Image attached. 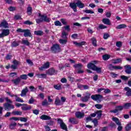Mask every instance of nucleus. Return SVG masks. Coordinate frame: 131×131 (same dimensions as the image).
I'll return each mask as SVG.
<instances>
[{
	"instance_id": "obj_24",
	"label": "nucleus",
	"mask_w": 131,
	"mask_h": 131,
	"mask_svg": "<svg viewBox=\"0 0 131 131\" xmlns=\"http://www.w3.org/2000/svg\"><path fill=\"white\" fill-rule=\"evenodd\" d=\"M74 45H75V46H77V47H82V46H84L86 43V42L83 41L80 42H77L76 41L73 42Z\"/></svg>"
},
{
	"instance_id": "obj_33",
	"label": "nucleus",
	"mask_w": 131,
	"mask_h": 131,
	"mask_svg": "<svg viewBox=\"0 0 131 131\" xmlns=\"http://www.w3.org/2000/svg\"><path fill=\"white\" fill-rule=\"evenodd\" d=\"M111 57V56L108 54H104L102 56V59L104 61H107V60H109L110 58Z\"/></svg>"
},
{
	"instance_id": "obj_56",
	"label": "nucleus",
	"mask_w": 131,
	"mask_h": 131,
	"mask_svg": "<svg viewBox=\"0 0 131 131\" xmlns=\"http://www.w3.org/2000/svg\"><path fill=\"white\" fill-rule=\"evenodd\" d=\"M19 119L20 121H21V122H27V118L20 117Z\"/></svg>"
},
{
	"instance_id": "obj_41",
	"label": "nucleus",
	"mask_w": 131,
	"mask_h": 131,
	"mask_svg": "<svg viewBox=\"0 0 131 131\" xmlns=\"http://www.w3.org/2000/svg\"><path fill=\"white\" fill-rule=\"evenodd\" d=\"M20 79H23L24 80H26L28 78V76L27 74H23L19 76Z\"/></svg>"
},
{
	"instance_id": "obj_3",
	"label": "nucleus",
	"mask_w": 131,
	"mask_h": 131,
	"mask_svg": "<svg viewBox=\"0 0 131 131\" xmlns=\"http://www.w3.org/2000/svg\"><path fill=\"white\" fill-rule=\"evenodd\" d=\"M15 106L17 108H19V107L21 106H24L21 107V109L23 111H27L28 110H31V105H28L27 104H21L19 103H15Z\"/></svg>"
},
{
	"instance_id": "obj_22",
	"label": "nucleus",
	"mask_w": 131,
	"mask_h": 131,
	"mask_svg": "<svg viewBox=\"0 0 131 131\" xmlns=\"http://www.w3.org/2000/svg\"><path fill=\"white\" fill-rule=\"evenodd\" d=\"M124 90L126 91V96L127 97L131 96V89L129 87H125Z\"/></svg>"
},
{
	"instance_id": "obj_27",
	"label": "nucleus",
	"mask_w": 131,
	"mask_h": 131,
	"mask_svg": "<svg viewBox=\"0 0 131 131\" xmlns=\"http://www.w3.org/2000/svg\"><path fill=\"white\" fill-rule=\"evenodd\" d=\"M123 107L125 110H128L131 108V103H125L123 104Z\"/></svg>"
},
{
	"instance_id": "obj_43",
	"label": "nucleus",
	"mask_w": 131,
	"mask_h": 131,
	"mask_svg": "<svg viewBox=\"0 0 131 131\" xmlns=\"http://www.w3.org/2000/svg\"><path fill=\"white\" fill-rule=\"evenodd\" d=\"M94 71H96L97 73H101L102 72V68H99L96 66Z\"/></svg>"
},
{
	"instance_id": "obj_35",
	"label": "nucleus",
	"mask_w": 131,
	"mask_h": 131,
	"mask_svg": "<svg viewBox=\"0 0 131 131\" xmlns=\"http://www.w3.org/2000/svg\"><path fill=\"white\" fill-rule=\"evenodd\" d=\"M54 104L56 106H60L61 105V100H60V99H59V98H57L55 99Z\"/></svg>"
},
{
	"instance_id": "obj_51",
	"label": "nucleus",
	"mask_w": 131,
	"mask_h": 131,
	"mask_svg": "<svg viewBox=\"0 0 131 131\" xmlns=\"http://www.w3.org/2000/svg\"><path fill=\"white\" fill-rule=\"evenodd\" d=\"M95 107L97 109H102L103 108V105L101 104H96L95 105Z\"/></svg>"
},
{
	"instance_id": "obj_37",
	"label": "nucleus",
	"mask_w": 131,
	"mask_h": 131,
	"mask_svg": "<svg viewBox=\"0 0 131 131\" xmlns=\"http://www.w3.org/2000/svg\"><path fill=\"white\" fill-rule=\"evenodd\" d=\"M38 78H47L46 74H37Z\"/></svg>"
},
{
	"instance_id": "obj_59",
	"label": "nucleus",
	"mask_w": 131,
	"mask_h": 131,
	"mask_svg": "<svg viewBox=\"0 0 131 131\" xmlns=\"http://www.w3.org/2000/svg\"><path fill=\"white\" fill-rule=\"evenodd\" d=\"M16 102H19L20 103H23L24 101L21 99L20 97H16V99H15Z\"/></svg>"
},
{
	"instance_id": "obj_46",
	"label": "nucleus",
	"mask_w": 131,
	"mask_h": 131,
	"mask_svg": "<svg viewBox=\"0 0 131 131\" xmlns=\"http://www.w3.org/2000/svg\"><path fill=\"white\" fill-rule=\"evenodd\" d=\"M35 21L37 24H40V23H41V22H43V21L45 20H43V18H36L35 19Z\"/></svg>"
},
{
	"instance_id": "obj_55",
	"label": "nucleus",
	"mask_w": 131,
	"mask_h": 131,
	"mask_svg": "<svg viewBox=\"0 0 131 131\" xmlns=\"http://www.w3.org/2000/svg\"><path fill=\"white\" fill-rule=\"evenodd\" d=\"M48 105H49L48 100L45 99L44 101L42 102V106H48Z\"/></svg>"
},
{
	"instance_id": "obj_20",
	"label": "nucleus",
	"mask_w": 131,
	"mask_h": 131,
	"mask_svg": "<svg viewBox=\"0 0 131 131\" xmlns=\"http://www.w3.org/2000/svg\"><path fill=\"white\" fill-rule=\"evenodd\" d=\"M125 72L127 74H131V67L129 64H127L125 66Z\"/></svg>"
},
{
	"instance_id": "obj_4",
	"label": "nucleus",
	"mask_w": 131,
	"mask_h": 131,
	"mask_svg": "<svg viewBox=\"0 0 131 131\" xmlns=\"http://www.w3.org/2000/svg\"><path fill=\"white\" fill-rule=\"evenodd\" d=\"M91 99L93 101H97L98 103H101L102 102V99H103V96L100 94L93 95L91 96Z\"/></svg>"
},
{
	"instance_id": "obj_53",
	"label": "nucleus",
	"mask_w": 131,
	"mask_h": 131,
	"mask_svg": "<svg viewBox=\"0 0 131 131\" xmlns=\"http://www.w3.org/2000/svg\"><path fill=\"white\" fill-rule=\"evenodd\" d=\"M54 25H55V26H62V24L59 20H56L54 21Z\"/></svg>"
},
{
	"instance_id": "obj_39",
	"label": "nucleus",
	"mask_w": 131,
	"mask_h": 131,
	"mask_svg": "<svg viewBox=\"0 0 131 131\" xmlns=\"http://www.w3.org/2000/svg\"><path fill=\"white\" fill-rule=\"evenodd\" d=\"M91 40H92V45L93 46H94V47H97V46H98L97 45V39H96V38L92 37L91 38Z\"/></svg>"
},
{
	"instance_id": "obj_54",
	"label": "nucleus",
	"mask_w": 131,
	"mask_h": 131,
	"mask_svg": "<svg viewBox=\"0 0 131 131\" xmlns=\"http://www.w3.org/2000/svg\"><path fill=\"white\" fill-rule=\"evenodd\" d=\"M8 10L9 11H10V12H14V11H16V7H13V6H10L8 8Z\"/></svg>"
},
{
	"instance_id": "obj_60",
	"label": "nucleus",
	"mask_w": 131,
	"mask_h": 131,
	"mask_svg": "<svg viewBox=\"0 0 131 131\" xmlns=\"http://www.w3.org/2000/svg\"><path fill=\"white\" fill-rule=\"evenodd\" d=\"M60 21L63 25H67V21H66V19L65 18H61Z\"/></svg>"
},
{
	"instance_id": "obj_49",
	"label": "nucleus",
	"mask_w": 131,
	"mask_h": 131,
	"mask_svg": "<svg viewBox=\"0 0 131 131\" xmlns=\"http://www.w3.org/2000/svg\"><path fill=\"white\" fill-rule=\"evenodd\" d=\"M24 24H25V25H32L33 23H32V21H30L29 20H28L24 21Z\"/></svg>"
},
{
	"instance_id": "obj_64",
	"label": "nucleus",
	"mask_w": 131,
	"mask_h": 131,
	"mask_svg": "<svg viewBox=\"0 0 131 131\" xmlns=\"http://www.w3.org/2000/svg\"><path fill=\"white\" fill-rule=\"evenodd\" d=\"M28 103L29 104H33V103H34V99L33 97L29 99Z\"/></svg>"
},
{
	"instance_id": "obj_10",
	"label": "nucleus",
	"mask_w": 131,
	"mask_h": 131,
	"mask_svg": "<svg viewBox=\"0 0 131 131\" xmlns=\"http://www.w3.org/2000/svg\"><path fill=\"white\" fill-rule=\"evenodd\" d=\"M24 33V36H25V37H31V38L33 37L29 29H25Z\"/></svg>"
},
{
	"instance_id": "obj_26",
	"label": "nucleus",
	"mask_w": 131,
	"mask_h": 131,
	"mask_svg": "<svg viewBox=\"0 0 131 131\" xmlns=\"http://www.w3.org/2000/svg\"><path fill=\"white\" fill-rule=\"evenodd\" d=\"M11 81L15 85H18L19 83H20V82L21 81V79L20 78L18 77L17 78L15 79H12Z\"/></svg>"
},
{
	"instance_id": "obj_23",
	"label": "nucleus",
	"mask_w": 131,
	"mask_h": 131,
	"mask_svg": "<svg viewBox=\"0 0 131 131\" xmlns=\"http://www.w3.org/2000/svg\"><path fill=\"white\" fill-rule=\"evenodd\" d=\"M28 88L27 87H26L25 89H23L20 94L21 97H24V96H26L27 93H28Z\"/></svg>"
},
{
	"instance_id": "obj_45",
	"label": "nucleus",
	"mask_w": 131,
	"mask_h": 131,
	"mask_svg": "<svg viewBox=\"0 0 131 131\" xmlns=\"http://www.w3.org/2000/svg\"><path fill=\"white\" fill-rule=\"evenodd\" d=\"M60 43L61 45H66L67 43V39H60L59 40Z\"/></svg>"
},
{
	"instance_id": "obj_7",
	"label": "nucleus",
	"mask_w": 131,
	"mask_h": 131,
	"mask_svg": "<svg viewBox=\"0 0 131 131\" xmlns=\"http://www.w3.org/2000/svg\"><path fill=\"white\" fill-rule=\"evenodd\" d=\"M47 74L48 75H57L58 74V70H56L55 68H51L48 70L46 72Z\"/></svg>"
},
{
	"instance_id": "obj_32",
	"label": "nucleus",
	"mask_w": 131,
	"mask_h": 131,
	"mask_svg": "<svg viewBox=\"0 0 131 131\" xmlns=\"http://www.w3.org/2000/svg\"><path fill=\"white\" fill-rule=\"evenodd\" d=\"M34 34H35V35L41 36V35H43V32H42V31L41 30L35 31Z\"/></svg>"
},
{
	"instance_id": "obj_1",
	"label": "nucleus",
	"mask_w": 131,
	"mask_h": 131,
	"mask_svg": "<svg viewBox=\"0 0 131 131\" xmlns=\"http://www.w3.org/2000/svg\"><path fill=\"white\" fill-rule=\"evenodd\" d=\"M6 102L3 104V107L5 111H11V110L14 109L15 106L13 105V101L11 99H9L8 97H6L5 98Z\"/></svg>"
},
{
	"instance_id": "obj_31",
	"label": "nucleus",
	"mask_w": 131,
	"mask_h": 131,
	"mask_svg": "<svg viewBox=\"0 0 131 131\" xmlns=\"http://www.w3.org/2000/svg\"><path fill=\"white\" fill-rule=\"evenodd\" d=\"M20 42L19 41L16 42V41H14L11 43V47L12 48H17L19 45Z\"/></svg>"
},
{
	"instance_id": "obj_16",
	"label": "nucleus",
	"mask_w": 131,
	"mask_h": 131,
	"mask_svg": "<svg viewBox=\"0 0 131 131\" xmlns=\"http://www.w3.org/2000/svg\"><path fill=\"white\" fill-rule=\"evenodd\" d=\"M76 5L78 8L80 9H83L84 8V4L82 3L80 0H76Z\"/></svg>"
},
{
	"instance_id": "obj_12",
	"label": "nucleus",
	"mask_w": 131,
	"mask_h": 131,
	"mask_svg": "<svg viewBox=\"0 0 131 131\" xmlns=\"http://www.w3.org/2000/svg\"><path fill=\"white\" fill-rule=\"evenodd\" d=\"M38 16L41 17V18L43 19L44 22H47V23L51 22V19L48 18L47 15H41V14L39 13Z\"/></svg>"
},
{
	"instance_id": "obj_28",
	"label": "nucleus",
	"mask_w": 131,
	"mask_h": 131,
	"mask_svg": "<svg viewBox=\"0 0 131 131\" xmlns=\"http://www.w3.org/2000/svg\"><path fill=\"white\" fill-rule=\"evenodd\" d=\"M102 22L105 25H111V23H110V19L108 18H103Z\"/></svg>"
},
{
	"instance_id": "obj_11",
	"label": "nucleus",
	"mask_w": 131,
	"mask_h": 131,
	"mask_svg": "<svg viewBox=\"0 0 131 131\" xmlns=\"http://www.w3.org/2000/svg\"><path fill=\"white\" fill-rule=\"evenodd\" d=\"M90 99H91V93L86 92V96L81 98V101L82 102L85 103L88 102Z\"/></svg>"
},
{
	"instance_id": "obj_19",
	"label": "nucleus",
	"mask_w": 131,
	"mask_h": 131,
	"mask_svg": "<svg viewBox=\"0 0 131 131\" xmlns=\"http://www.w3.org/2000/svg\"><path fill=\"white\" fill-rule=\"evenodd\" d=\"M0 27H4V28H9V24L6 20H3L0 24Z\"/></svg>"
},
{
	"instance_id": "obj_47",
	"label": "nucleus",
	"mask_w": 131,
	"mask_h": 131,
	"mask_svg": "<svg viewBox=\"0 0 131 131\" xmlns=\"http://www.w3.org/2000/svg\"><path fill=\"white\" fill-rule=\"evenodd\" d=\"M92 122L94 123L95 127H96V126H98V119L97 118H94V120L92 121Z\"/></svg>"
},
{
	"instance_id": "obj_38",
	"label": "nucleus",
	"mask_w": 131,
	"mask_h": 131,
	"mask_svg": "<svg viewBox=\"0 0 131 131\" xmlns=\"http://www.w3.org/2000/svg\"><path fill=\"white\" fill-rule=\"evenodd\" d=\"M53 88L57 91H60L62 89V85L61 84H55L54 85Z\"/></svg>"
},
{
	"instance_id": "obj_44",
	"label": "nucleus",
	"mask_w": 131,
	"mask_h": 131,
	"mask_svg": "<svg viewBox=\"0 0 131 131\" xmlns=\"http://www.w3.org/2000/svg\"><path fill=\"white\" fill-rule=\"evenodd\" d=\"M125 129L126 131H129V130H130V129H131V123H128L126 125V126L125 127Z\"/></svg>"
},
{
	"instance_id": "obj_2",
	"label": "nucleus",
	"mask_w": 131,
	"mask_h": 131,
	"mask_svg": "<svg viewBox=\"0 0 131 131\" xmlns=\"http://www.w3.org/2000/svg\"><path fill=\"white\" fill-rule=\"evenodd\" d=\"M51 51L53 54H58L61 52V48L59 44H54L51 47Z\"/></svg>"
},
{
	"instance_id": "obj_50",
	"label": "nucleus",
	"mask_w": 131,
	"mask_h": 131,
	"mask_svg": "<svg viewBox=\"0 0 131 131\" xmlns=\"http://www.w3.org/2000/svg\"><path fill=\"white\" fill-rule=\"evenodd\" d=\"M116 46L118 48H121V47H122V42L120 41H117L116 43Z\"/></svg>"
},
{
	"instance_id": "obj_17",
	"label": "nucleus",
	"mask_w": 131,
	"mask_h": 131,
	"mask_svg": "<svg viewBox=\"0 0 131 131\" xmlns=\"http://www.w3.org/2000/svg\"><path fill=\"white\" fill-rule=\"evenodd\" d=\"M97 67V66L96 64H94V63H93L92 62H89L88 64H87V67L88 68V69H91L92 70H95L96 67Z\"/></svg>"
},
{
	"instance_id": "obj_18",
	"label": "nucleus",
	"mask_w": 131,
	"mask_h": 131,
	"mask_svg": "<svg viewBox=\"0 0 131 131\" xmlns=\"http://www.w3.org/2000/svg\"><path fill=\"white\" fill-rule=\"evenodd\" d=\"M109 69L110 70H113L114 69L115 70H121V69H122V67L120 66H114L111 64V66L109 67Z\"/></svg>"
},
{
	"instance_id": "obj_13",
	"label": "nucleus",
	"mask_w": 131,
	"mask_h": 131,
	"mask_svg": "<svg viewBox=\"0 0 131 131\" xmlns=\"http://www.w3.org/2000/svg\"><path fill=\"white\" fill-rule=\"evenodd\" d=\"M48 68H50V62L49 61L45 63L43 66L39 68V70L42 71L44 69H48Z\"/></svg>"
},
{
	"instance_id": "obj_9",
	"label": "nucleus",
	"mask_w": 131,
	"mask_h": 131,
	"mask_svg": "<svg viewBox=\"0 0 131 131\" xmlns=\"http://www.w3.org/2000/svg\"><path fill=\"white\" fill-rule=\"evenodd\" d=\"M10 34V30L9 29H3L2 30V33L0 34V38H3L5 36H8Z\"/></svg>"
},
{
	"instance_id": "obj_42",
	"label": "nucleus",
	"mask_w": 131,
	"mask_h": 131,
	"mask_svg": "<svg viewBox=\"0 0 131 131\" xmlns=\"http://www.w3.org/2000/svg\"><path fill=\"white\" fill-rule=\"evenodd\" d=\"M126 27V25L125 24H121L116 27V29H122V28H125Z\"/></svg>"
},
{
	"instance_id": "obj_48",
	"label": "nucleus",
	"mask_w": 131,
	"mask_h": 131,
	"mask_svg": "<svg viewBox=\"0 0 131 131\" xmlns=\"http://www.w3.org/2000/svg\"><path fill=\"white\" fill-rule=\"evenodd\" d=\"M12 58H13V55H11V53L8 54L5 57V59H6V60H11Z\"/></svg>"
},
{
	"instance_id": "obj_5",
	"label": "nucleus",
	"mask_w": 131,
	"mask_h": 131,
	"mask_svg": "<svg viewBox=\"0 0 131 131\" xmlns=\"http://www.w3.org/2000/svg\"><path fill=\"white\" fill-rule=\"evenodd\" d=\"M113 120L116 123L117 125H118L117 130L118 131L122 130L123 127L122 126H121V122L119 121V119H118V118L114 117L113 118Z\"/></svg>"
},
{
	"instance_id": "obj_6",
	"label": "nucleus",
	"mask_w": 131,
	"mask_h": 131,
	"mask_svg": "<svg viewBox=\"0 0 131 131\" xmlns=\"http://www.w3.org/2000/svg\"><path fill=\"white\" fill-rule=\"evenodd\" d=\"M57 122L58 123L60 124V126L61 129L66 131H68V129H67V125H66L64 122H63V120L59 118L57 119Z\"/></svg>"
},
{
	"instance_id": "obj_36",
	"label": "nucleus",
	"mask_w": 131,
	"mask_h": 131,
	"mask_svg": "<svg viewBox=\"0 0 131 131\" xmlns=\"http://www.w3.org/2000/svg\"><path fill=\"white\" fill-rule=\"evenodd\" d=\"M27 13L28 15H32V7L29 6L27 8Z\"/></svg>"
},
{
	"instance_id": "obj_63",
	"label": "nucleus",
	"mask_w": 131,
	"mask_h": 131,
	"mask_svg": "<svg viewBox=\"0 0 131 131\" xmlns=\"http://www.w3.org/2000/svg\"><path fill=\"white\" fill-rule=\"evenodd\" d=\"M64 28L65 30H67V31H70V30H71L70 26H69V25L64 26Z\"/></svg>"
},
{
	"instance_id": "obj_29",
	"label": "nucleus",
	"mask_w": 131,
	"mask_h": 131,
	"mask_svg": "<svg viewBox=\"0 0 131 131\" xmlns=\"http://www.w3.org/2000/svg\"><path fill=\"white\" fill-rule=\"evenodd\" d=\"M82 64L81 63H78V64H74L73 67H74V68H75V69H81V68H82Z\"/></svg>"
},
{
	"instance_id": "obj_21",
	"label": "nucleus",
	"mask_w": 131,
	"mask_h": 131,
	"mask_svg": "<svg viewBox=\"0 0 131 131\" xmlns=\"http://www.w3.org/2000/svg\"><path fill=\"white\" fill-rule=\"evenodd\" d=\"M40 119L42 120H51L52 118L47 115H42L40 117Z\"/></svg>"
},
{
	"instance_id": "obj_52",
	"label": "nucleus",
	"mask_w": 131,
	"mask_h": 131,
	"mask_svg": "<svg viewBox=\"0 0 131 131\" xmlns=\"http://www.w3.org/2000/svg\"><path fill=\"white\" fill-rule=\"evenodd\" d=\"M110 37V35L107 33H104L103 34V38L104 39H108V38Z\"/></svg>"
},
{
	"instance_id": "obj_58",
	"label": "nucleus",
	"mask_w": 131,
	"mask_h": 131,
	"mask_svg": "<svg viewBox=\"0 0 131 131\" xmlns=\"http://www.w3.org/2000/svg\"><path fill=\"white\" fill-rule=\"evenodd\" d=\"M16 125H17V123L14 122L13 123L10 124L9 125V127H10V128H11L12 129V128H14V127H15V126H16Z\"/></svg>"
},
{
	"instance_id": "obj_15",
	"label": "nucleus",
	"mask_w": 131,
	"mask_h": 131,
	"mask_svg": "<svg viewBox=\"0 0 131 131\" xmlns=\"http://www.w3.org/2000/svg\"><path fill=\"white\" fill-rule=\"evenodd\" d=\"M75 116L77 118H79V119L84 117V113H81L80 112H77L75 113Z\"/></svg>"
},
{
	"instance_id": "obj_14",
	"label": "nucleus",
	"mask_w": 131,
	"mask_h": 131,
	"mask_svg": "<svg viewBox=\"0 0 131 131\" xmlns=\"http://www.w3.org/2000/svg\"><path fill=\"white\" fill-rule=\"evenodd\" d=\"M70 7L71 9H73L74 12H77V5L76 3L75 2L71 3L70 4Z\"/></svg>"
},
{
	"instance_id": "obj_30",
	"label": "nucleus",
	"mask_w": 131,
	"mask_h": 131,
	"mask_svg": "<svg viewBox=\"0 0 131 131\" xmlns=\"http://www.w3.org/2000/svg\"><path fill=\"white\" fill-rule=\"evenodd\" d=\"M102 112H103L102 110L96 111V115H97V117L98 119H100L102 117Z\"/></svg>"
},
{
	"instance_id": "obj_8",
	"label": "nucleus",
	"mask_w": 131,
	"mask_h": 131,
	"mask_svg": "<svg viewBox=\"0 0 131 131\" xmlns=\"http://www.w3.org/2000/svg\"><path fill=\"white\" fill-rule=\"evenodd\" d=\"M123 105H117L116 106V108L115 110H111V113H117L118 112H121L122 110H123Z\"/></svg>"
},
{
	"instance_id": "obj_25",
	"label": "nucleus",
	"mask_w": 131,
	"mask_h": 131,
	"mask_svg": "<svg viewBox=\"0 0 131 131\" xmlns=\"http://www.w3.org/2000/svg\"><path fill=\"white\" fill-rule=\"evenodd\" d=\"M69 122L72 123L73 124H78V120L76 118H71L69 119Z\"/></svg>"
},
{
	"instance_id": "obj_62",
	"label": "nucleus",
	"mask_w": 131,
	"mask_h": 131,
	"mask_svg": "<svg viewBox=\"0 0 131 131\" xmlns=\"http://www.w3.org/2000/svg\"><path fill=\"white\" fill-rule=\"evenodd\" d=\"M33 113L35 115H38L39 114V110H33Z\"/></svg>"
},
{
	"instance_id": "obj_57",
	"label": "nucleus",
	"mask_w": 131,
	"mask_h": 131,
	"mask_svg": "<svg viewBox=\"0 0 131 131\" xmlns=\"http://www.w3.org/2000/svg\"><path fill=\"white\" fill-rule=\"evenodd\" d=\"M84 12L86 13V14H94L95 13V12L89 9L84 10Z\"/></svg>"
},
{
	"instance_id": "obj_61",
	"label": "nucleus",
	"mask_w": 131,
	"mask_h": 131,
	"mask_svg": "<svg viewBox=\"0 0 131 131\" xmlns=\"http://www.w3.org/2000/svg\"><path fill=\"white\" fill-rule=\"evenodd\" d=\"M98 28H99V29H105L107 28V26L104 25H100L98 27Z\"/></svg>"
},
{
	"instance_id": "obj_34",
	"label": "nucleus",
	"mask_w": 131,
	"mask_h": 131,
	"mask_svg": "<svg viewBox=\"0 0 131 131\" xmlns=\"http://www.w3.org/2000/svg\"><path fill=\"white\" fill-rule=\"evenodd\" d=\"M12 114H13V115H18L21 116V115H22V112L19 111H13L12 112Z\"/></svg>"
},
{
	"instance_id": "obj_40",
	"label": "nucleus",
	"mask_w": 131,
	"mask_h": 131,
	"mask_svg": "<svg viewBox=\"0 0 131 131\" xmlns=\"http://www.w3.org/2000/svg\"><path fill=\"white\" fill-rule=\"evenodd\" d=\"M21 43L22 45H25L28 47H29V46H30V42L28 41V40H22Z\"/></svg>"
}]
</instances>
